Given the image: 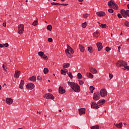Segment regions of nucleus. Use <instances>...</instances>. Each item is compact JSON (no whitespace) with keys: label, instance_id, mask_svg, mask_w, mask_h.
Segmentation results:
<instances>
[{"label":"nucleus","instance_id":"43","mask_svg":"<svg viewBox=\"0 0 129 129\" xmlns=\"http://www.w3.org/2000/svg\"><path fill=\"white\" fill-rule=\"evenodd\" d=\"M41 58H43V59H47V56L43 54V55L41 56Z\"/></svg>","mask_w":129,"mask_h":129},{"label":"nucleus","instance_id":"25","mask_svg":"<svg viewBox=\"0 0 129 129\" xmlns=\"http://www.w3.org/2000/svg\"><path fill=\"white\" fill-rule=\"evenodd\" d=\"M87 76L89 77V78H93V75H92L91 73H87Z\"/></svg>","mask_w":129,"mask_h":129},{"label":"nucleus","instance_id":"2","mask_svg":"<svg viewBox=\"0 0 129 129\" xmlns=\"http://www.w3.org/2000/svg\"><path fill=\"white\" fill-rule=\"evenodd\" d=\"M105 102V100L104 99L99 100L97 104L94 102H92L91 108H95L96 109H98V108H99L98 106L102 105V104H103V103Z\"/></svg>","mask_w":129,"mask_h":129},{"label":"nucleus","instance_id":"15","mask_svg":"<svg viewBox=\"0 0 129 129\" xmlns=\"http://www.w3.org/2000/svg\"><path fill=\"white\" fill-rule=\"evenodd\" d=\"M6 103H7V104H13V100L11 98H8L6 99Z\"/></svg>","mask_w":129,"mask_h":129},{"label":"nucleus","instance_id":"41","mask_svg":"<svg viewBox=\"0 0 129 129\" xmlns=\"http://www.w3.org/2000/svg\"><path fill=\"white\" fill-rule=\"evenodd\" d=\"M61 74H62L63 75H66V73L65 71L61 70Z\"/></svg>","mask_w":129,"mask_h":129},{"label":"nucleus","instance_id":"20","mask_svg":"<svg viewBox=\"0 0 129 129\" xmlns=\"http://www.w3.org/2000/svg\"><path fill=\"white\" fill-rule=\"evenodd\" d=\"M79 47L80 48V50L81 52H84V50H85V48H84V46L82 45L79 44Z\"/></svg>","mask_w":129,"mask_h":129},{"label":"nucleus","instance_id":"1","mask_svg":"<svg viewBox=\"0 0 129 129\" xmlns=\"http://www.w3.org/2000/svg\"><path fill=\"white\" fill-rule=\"evenodd\" d=\"M68 85L71 86V88L75 91V92H80V87L77 83L74 82H68Z\"/></svg>","mask_w":129,"mask_h":129},{"label":"nucleus","instance_id":"34","mask_svg":"<svg viewBox=\"0 0 129 129\" xmlns=\"http://www.w3.org/2000/svg\"><path fill=\"white\" fill-rule=\"evenodd\" d=\"M68 75L69 76V77L71 78V79H72L73 78V76H72V73H68Z\"/></svg>","mask_w":129,"mask_h":129},{"label":"nucleus","instance_id":"4","mask_svg":"<svg viewBox=\"0 0 129 129\" xmlns=\"http://www.w3.org/2000/svg\"><path fill=\"white\" fill-rule=\"evenodd\" d=\"M116 66L117 67H121V66H123L124 67V66H127V63L122 60H119L117 62Z\"/></svg>","mask_w":129,"mask_h":129},{"label":"nucleus","instance_id":"53","mask_svg":"<svg viewBox=\"0 0 129 129\" xmlns=\"http://www.w3.org/2000/svg\"><path fill=\"white\" fill-rule=\"evenodd\" d=\"M48 42H52V41H53V39H52L51 38H49L48 39Z\"/></svg>","mask_w":129,"mask_h":129},{"label":"nucleus","instance_id":"36","mask_svg":"<svg viewBox=\"0 0 129 129\" xmlns=\"http://www.w3.org/2000/svg\"><path fill=\"white\" fill-rule=\"evenodd\" d=\"M51 5H54V6H60L59 3H54V2L51 3Z\"/></svg>","mask_w":129,"mask_h":129},{"label":"nucleus","instance_id":"54","mask_svg":"<svg viewBox=\"0 0 129 129\" xmlns=\"http://www.w3.org/2000/svg\"><path fill=\"white\" fill-rule=\"evenodd\" d=\"M60 6H68V4H60Z\"/></svg>","mask_w":129,"mask_h":129},{"label":"nucleus","instance_id":"49","mask_svg":"<svg viewBox=\"0 0 129 129\" xmlns=\"http://www.w3.org/2000/svg\"><path fill=\"white\" fill-rule=\"evenodd\" d=\"M66 54H68V53H69V48L67 47V49L66 50Z\"/></svg>","mask_w":129,"mask_h":129},{"label":"nucleus","instance_id":"5","mask_svg":"<svg viewBox=\"0 0 129 129\" xmlns=\"http://www.w3.org/2000/svg\"><path fill=\"white\" fill-rule=\"evenodd\" d=\"M120 13L123 18H126L127 16L129 17V10L125 11L124 9H122L121 10Z\"/></svg>","mask_w":129,"mask_h":129},{"label":"nucleus","instance_id":"16","mask_svg":"<svg viewBox=\"0 0 129 129\" xmlns=\"http://www.w3.org/2000/svg\"><path fill=\"white\" fill-rule=\"evenodd\" d=\"M58 91L60 94H63V93H65L66 91L65 89H63V87H59L58 89Z\"/></svg>","mask_w":129,"mask_h":129},{"label":"nucleus","instance_id":"29","mask_svg":"<svg viewBox=\"0 0 129 129\" xmlns=\"http://www.w3.org/2000/svg\"><path fill=\"white\" fill-rule=\"evenodd\" d=\"M94 89H95V88H94L93 86L90 87V90L91 93H93V90H94Z\"/></svg>","mask_w":129,"mask_h":129},{"label":"nucleus","instance_id":"6","mask_svg":"<svg viewBox=\"0 0 129 129\" xmlns=\"http://www.w3.org/2000/svg\"><path fill=\"white\" fill-rule=\"evenodd\" d=\"M24 26L23 24H21L18 25V33L20 35H22L24 32Z\"/></svg>","mask_w":129,"mask_h":129},{"label":"nucleus","instance_id":"44","mask_svg":"<svg viewBox=\"0 0 129 129\" xmlns=\"http://www.w3.org/2000/svg\"><path fill=\"white\" fill-rule=\"evenodd\" d=\"M108 12L109 13H110V14H112V13H113V10L112 9H109L108 10Z\"/></svg>","mask_w":129,"mask_h":129},{"label":"nucleus","instance_id":"9","mask_svg":"<svg viewBox=\"0 0 129 129\" xmlns=\"http://www.w3.org/2000/svg\"><path fill=\"white\" fill-rule=\"evenodd\" d=\"M43 97L44 98H46V99L50 98L51 99H54V96L52 94L47 93L45 95H44Z\"/></svg>","mask_w":129,"mask_h":129},{"label":"nucleus","instance_id":"3","mask_svg":"<svg viewBox=\"0 0 129 129\" xmlns=\"http://www.w3.org/2000/svg\"><path fill=\"white\" fill-rule=\"evenodd\" d=\"M108 6L110 8H112L114 10H117L118 9V7L116 4L113 3L112 0H111L110 2H108Z\"/></svg>","mask_w":129,"mask_h":129},{"label":"nucleus","instance_id":"8","mask_svg":"<svg viewBox=\"0 0 129 129\" xmlns=\"http://www.w3.org/2000/svg\"><path fill=\"white\" fill-rule=\"evenodd\" d=\"M100 94L99 93H94L93 95V99L94 100H99L100 99Z\"/></svg>","mask_w":129,"mask_h":129},{"label":"nucleus","instance_id":"31","mask_svg":"<svg viewBox=\"0 0 129 129\" xmlns=\"http://www.w3.org/2000/svg\"><path fill=\"white\" fill-rule=\"evenodd\" d=\"M43 72H44V74H47V73H48V72H49V70H48V69H47V68H44V70H43Z\"/></svg>","mask_w":129,"mask_h":129},{"label":"nucleus","instance_id":"57","mask_svg":"<svg viewBox=\"0 0 129 129\" xmlns=\"http://www.w3.org/2000/svg\"><path fill=\"white\" fill-rule=\"evenodd\" d=\"M64 71L65 72H66V73H67V74L68 73V70L65 69Z\"/></svg>","mask_w":129,"mask_h":129},{"label":"nucleus","instance_id":"64","mask_svg":"<svg viewBox=\"0 0 129 129\" xmlns=\"http://www.w3.org/2000/svg\"><path fill=\"white\" fill-rule=\"evenodd\" d=\"M123 124H124V125H126V123H124Z\"/></svg>","mask_w":129,"mask_h":129},{"label":"nucleus","instance_id":"45","mask_svg":"<svg viewBox=\"0 0 129 129\" xmlns=\"http://www.w3.org/2000/svg\"><path fill=\"white\" fill-rule=\"evenodd\" d=\"M109 77L110 78V80L111 79V78H112V77H113V75H111V74H109Z\"/></svg>","mask_w":129,"mask_h":129},{"label":"nucleus","instance_id":"32","mask_svg":"<svg viewBox=\"0 0 129 129\" xmlns=\"http://www.w3.org/2000/svg\"><path fill=\"white\" fill-rule=\"evenodd\" d=\"M78 79H82V75H81V74L80 73H79L78 74Z\"/></svg>","mask_w":129,"mask_h":129},{"label":"nucleus","instance_id":"42","mask_svg":"<svg viewBox=\"0 0 129 129\" xmlns=\"http://www.w3.org/2000/svg\"><path fill=\"white\" fill-rule=\"evenodd\" d=\"M79 82L80 85H83V84H84V82H83V81L79 80Z\"/></svg>","mask_w":129,"mask_h":129},{"label":"nucleus","instance_id":"19","mask_svg":"<svg viewBox=\"0 0 129 129\" xmlns=\"http://www.w3.org/2000/svg\"><path fill=\"white\" fill-rule=\"evenodd\" d=\"M115 125L116 127H117V128H121V127H122V122L116 123L115 124Z\"/></svg>","mask_w":129,"mask_h":129},{"label":"nucleus","instance_id":"23","mask_svg":"<svg viewBox=\"0 0 129 129\" xmlns=\"http://www.w3.org/2000/svg\"><path fill=\"white\" fill-rule=\"evenodd\" d=\"M99 25V27H101V28H106L107 25L105 24H101L99 22H98Z\"/></svg>","mask_w":129,"mask_h":129},{"label":"nucleus","instance_id":"24","mask_svg":"<svg viewBox=\"0 0 129 129\" xmlns=\"http://www.w3.org/2000/svg\"><path fill=\"white\" fill-rule=\"evenodd\" d=\"M93 36L95 38H97L99 36V33L98 31H96L94 33Z\"/></svg>","mask_w":129,"mask_h":129},{"label":"nucleus","instance_id":"14","mask_svg":"<svg viewBox=\"0 0 129 129\" xmlns=\"http://www.w3.org/2000/svg\"><path fill=\"white\" fill-rule=\"evenodd\" d=\"M85 109L82 108L81 109H79V114L80 115H82V114H85Z\"/></svg>","mask_w":129,"mask_h":129},{"label":"nucleus","instance_id":"51","mask_svg":"<svg viewBox=\"0 0 129 129\" xmlns=\"http://www.w3.org/2000/svg\"><path fill=\"white\" fill-rule=\"evenodd\" d=\"M9 46V43H6L4 44V47H6V48H8V46Z\"/></svg>","mask_w":129,"mask_h":129},{"label":"nucleus","instance_id":"63","mask_svg":"<svg viewBox=\"0 0 129 129\" xmlns=\"http://www.w3.org/2000/svg\"><path fill=\"white\" fill-rule=\"evenodd\" d=\"M127 8L129 9V4L127 5Z\"/></svg>","mask_w":129,"mask_h":129},{"label":"nucleus","instance_id":"52","mask_svg":"<svg viewBox=\"0 0 129 129\" xmlns=\"http://www.w3.org/2000/svg\"><path fill=\"white\" fill-rule=\"evenodd\" d=\"M124 68L127 69V70H129V66H124Z\"/></svg>","mask_w":129,"mask_h":129},{"label":"nucleus","instance_id":"61","mask_svg":"<svg viewBox=\"0 0 129 129\" xmlns=\"http://www.w3.org/2000/svg\"><path fill=\"white\" fill-rule=\"evenodd\" d=\"M78 1L80 3H82V2H83V0H78Z\"/></svg>","mask_w":129,"mask_h":129},{"label":"nucleus","instance_id":"28","mask_svg":"<svg viewBox=\"0 0 129 129\" xmlns=\"http://www.w3.org/2000/svg\"><path fill=\"white\" fill-rule=\"evenodd\" d=\"M91 129H99V126L97 125L92 126H91Z\"/></svg>","mask_w":129,"mask_h":129},{"label":"nucleus","instance_id":"21","mask_svg":"<svg viewBox=\"0 0 129 129\" xmlns=\"http://www.w3.org/2000/svg\"><path fill=\"white\" fill-rule=\"evenodd\" d=\"M29 80L31 81L35 82L37 80V78L36 77V76H33L32 77L29 78Z\"/></svg>","mask_w":129,"mask_h":129},{"label":"nucleus","instance_id":"46","mask_svg":"<svg viewBox=\"0 0 129 129\" xmlns=\"http://www.w3.org/2000/svg\"><path fill=\"white\" fill-rule=\"evenodd\" d=\"M41 79H42V78H41V76H38L37 77V80H38L39 81H41Z\"/></svg>","mask_w":129,"mask_h":129},{"label":"nucleus","instance_id":"59","mask_svg":"<svg viewBox=\"0 0 129 129\" xmlns=\"http://www.w3.org/2000/svg\"><path fill=\"white\" fill-rule=\"evenodd\" d=\"M3 87H5V88H7V84H4L3 85Z\"/></svg>","mask_w":129,"mask_h":129},{"label":"nucleus","instance_id":"40","mask_svg":"<svg viewBox=\"0 0 129 129\" xmlns=\"http://www.w3.org/2000/svg\"><path fill=\"white\" fill-rule=\"evenodd\" d=\"M89 16V14H85L83 15V17L85 18V19H86L87 18V17H88Z\"/></svg>","mask_w":129,"mask_h":129},{"label":"nucleus","instance_id":"60","mask_svg":"<svg viewBox=\"0 0 129 129\" xmlns=\"http://www.w3.org/2000/svg\"><path fill=\"white\" fill-rule=\"evenodd\" d=\"M48 91H49V92H52V90L49 89H48Z\"/></svg>","mask_w":129,"mask_h":129},{"label":"nucleus","instance_id":"27","mask_svg":"<svg viewBox=\"0 0 129 129\" xmlns=\"http://www.w3.org/2000/svg\"><path fill=\"white\" fill-rule=\"evenodd\" d=\"M88 51H89V53H92L93 52V49H92V47L91 46L88 47Z\"/></svg>","mask_w":129,"mask_h":129},{"label":"nucleus","instance_id":"22","mask_svg":"<svg viewBox=\"0 0 129 129\" xmlns=\"http://www.w3.org/2000/svg\"><path fill=\"white\" fill-rule=\"evenodd\" d=\"M67 48H69V51H70L71 54H74V51L73 50V49L69 45L67 44Z\"/></svg>","mask_w":129,"mask_h":129},{"label":"nucleus","instance_id":"62","mask_svg":"<svg viewBox=\"0 0 129 129\" xmlns=\"http://www.w3.org/2000/svg\"><path fill=\"white\" fill-rule=\"evenodd\" d=\"M62 112V110L59 109V112Z\"/></svg>","mask_w":129,"mask_h":129},{"label":"nucleus","instance_id":"18","mask_svg":"<svg viewBox=\"0 0 129 129\" xmlns=\"http://www.w3.org/2000/svg\"><path fill=\"white\" fill-rule=\"evenodd\" d=\"M20 74H21L20 71H15L14 77H15V78H19V77H20Z\"/></svg>","mask_w":129,"mask_h":129},{"label":"nucleus","instance_id":"55","mask_svg":"<svg viewBox=\"0 0 129 129\" xmlns=\"http://www.w3.org/2000/svg\"><path fill=\"white\" fill-rule=\"evenodd\" d=\"M121 48V47L120 46H118V52H119V53L120 52Z\"/></svg>","mask_w":129,"mask_h":129},{"label":"nucleus","instance_id":"50","mask_svg":"<svg viewBox=\"0 0 129 129\" xmlns=\"http://www.w3.org/2000/svg\"><path fill=\"white\" fill-rule=\"evenodd\" d=\"M109 50H110V48L108 47H106V51L107 52H108L109 51Z\"/></svg>","mask_w":129,"mask_h":129},{"label":"nucleus","instance_id":"56","mask_svg":"<svg viewBox=\"0 0 129 129\" xmlns=\"http://www.w3.org/2000/svg\"><path fill=\"white\" fill-rule=\"evenodd\" d=\"M3 25L4 27H7V23L6 22H4L3 24Z\"/></svg>","mask_w":129,"mask_h":129},{"label":"nucleus","instance_id":"39","mask_svg":"<svg viewBox=\"0 0 129 129\" xmlns=\"http://www.w3.org/2000/svg\"><path fill=\"white\" fill-rule=\"evenodd\" d=\"M67 55L68 56V57H69V58H71L72 57V54H71V53H70V52L67 53Z\"/></svg>","mask_w":129,"mask_h":129},{"label":"nucleus","instance_id":"38","mask_svg":"<svg viewBox=\"0 0 129 129\" xmlns=\"http://www.w3.org/2000/svg\"><path fill=\"white\" fill-rule=\"evenodd\" d=\"M86 26H87L86 22H85V23L82 24V27L83 28H86Z\"/></svg>","mask_w":129,"mask_h":129},{"label":"nucleus","instance_id":"17","mask_svg":"<svg viewBox=\"0 0 129 129\" xmlns=\"http://www.w3.org/2000/svg\"><path fill=\"white\" fill-rule=\"evenodd\" d=\"M24 85H25V82H24V80H21L20 84L19 86V88H20L21 89H23Z\"/></svg>","mask_w":129,"mask_h":129},{"label":"nucleus","instance_id":"48","mask_svg":"<svg viewBox=\"0 0 129 129\" xmlns=\"http://www.w3.org/2000/svg\"><path fill=\"white\" fill-rule=\"evenodd\" d=\"M117 17H118V18H119V19H121V18H122L121 15L120 14H118Z\"/></svg>","mask_w":129,"mask_h":129},{"label":"nucleus","instance_id":"7","mask_svg":"<svg viewBox=\"0 0 129 129\" xmlns=\"http://www.w3.org/2000/svg\"><path fill=\"white\" fill-rule=\"evenodd\" d=\"M99 93H100V95L102 97H104L105 96H106L107 95V92L106 91V89H102L100 90V92Z\"/></svg>","mask_w":129,"mask_h":129},{"label":"nucleus","instance_id":"35","mask_svg":"<svg viewBox=\"0 0 129 129\" xmlns=\"http://www.w3.org/2000/svg\"><path fill=\"white\" fill-rule=\"evenodd\" d=\"M43 54H44V52L42 51H39L38 52V55H39V56H40V57H42L43 56Z\"/></svg>","mask_w":129,"mask_h":129},{"label":"nucleus","instance_id":"10","mask_svg":"<svg viewBox=\"0 0 129 129\" xmlns=\"http://www.w3.org/2000/svg\"><path fill=\"white\" fill-rule=\"evenodd\" d=\"M34 87H35V85L31 83H28L26 85V88H27V89H29L30 90H32V89H33Z\"/></svg>","mask_w":129,"mask_h":129},{"label":"nucleus","instance_id":"33","mask_svg":"<svg viewBox=\"0 0 129 129\" xmlns=\"http://www.w3.org/2000/svg\"><path fill=\"white\" fill-rule=\"evenodd\" d=\"M37 25H38V21H37V20L35 21L32 23V25L34 26H37Z\"/></svg>","mask_w":129,"mask_h":129},{"label":"nucleus","instance_id":"47","mask_svg":"<svg viewBox=\"0 0 129 129\" xmlns=\"http://www.w3.org/2000/svg\"><path fill=\"white\" fill-rule=\"evenodd\" d=\"M3 69H4V70H6V71H7V66H5V64H3Z\"/></svg>","mask_w":129,"mask_h":129},{"label":"nucleus","instance_id":"58","mask_svg":"<svg viewBox=\"0 0 129 129\" xmlns=\"http://www.w3.org/2000/svg\"><path fill=\"white\" fill-rule=\"evenodd\" d=\"M3 47H4V45L2 44H0V48H3Z\"/></svg>","mask_w":129,"mask_h":129},{"label":"nucleus","instance_id":"11","mask_svg":"<svg viewBox=\"0 0 129 129\" xmlns=\"http://www.w3.org/2000/svg\"><path fill=\"white\" fill-rule=\"evenodd\" d=\"M96 45L98 48V51H101V50H102L103 46L101 42H97Z\"/></svg>","mask_w":129,"mask_h":129},{"label":"nucleus","instance_id":"26","mask_svg":"<svg viewBox=\"0 0 129 129\" xmlns=\"http://www.w3.org/2000/svg\"><path fill=\"white\" fill-rule=\"evenodd\" d=\"M70 66V63H65L63 65V68H68Z\"/></svg>","mask_w":129,"mask_h":129},{"label":"nucleus","instance_id":"13","mask_svg":"<svg viewBox=\"0 0 129 129\" xmlns=\"http://www.w3.org/2000/svg\"><path fill=\"white\" fill-rule=\"evenodd\" d=\"M96 15H97L98 17H104V16H105V13L102 11L97 12Z\"/></svg>","mask_w":129,"mask_h":129},{"label":"nucleus","instance_id":"12","mask_svg":"<svg viewBox=\"0 0 129 129\" xmlns=\"http://www.w3.org/2000/svg\"><path fill=\"white\" fill-rule=\"evenodd\" d=\"M89 69L92 74H96V73H97V71L96 69L93 68L92 67H90Z\"/></svg>","mask_w":129,"mask_h":129},{"label":"nucleus","instance_id":"30","mask_svg":"<svg viewBox=\"0 0 129 129\" xmlns=\"http://www.w3.org/2000/svg\"><path fill=\"white\" fill-rule=\"evenodd\" d=\"M47 30H48L49 31H52V26L51 25H48L47 26Z\"/></svg>","mask_w":129,"mask_h":129},{"label":"nucleus","instance_id":"37","mask_svg":"<svg viewBox=\"0 0 129 129\" xmlns=\"http://www.w3.org/2000/svg\"><path fill=\"white\" fill-rule=\"evenodd\" d=\"M124 25L126 26V27H129V22L128 21H126L125 22H124Z\"/></svg>","mask_w":129,"mask_h":129}]
</instances>
